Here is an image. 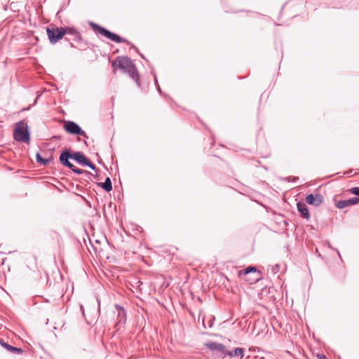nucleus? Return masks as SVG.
Instances as JSON below:
<instances>
[{"mask_svg": "<svg viewBox=\"0 0 359 359\" xmlns=\"http://www.w3.org/2000/svg\"><path fill=\"white\" fill-rule=\"evenodd\" d=\"M46 32L50 42L52 44L56 43L65 35V27H47Z\"/></svg>", "mask_w": 359, "mask_h": 359, "instance_id": "obj_5", "label": "nucleus"}, {"mask_svg": "<svg viewBox=\"0 0 359 359\" xmlns=\"http://www.w3.org/2000/svg\"><path fill=\"white\" fill-rule=\"evenodd\" d=\"M112 66H116L118 69H121L124 73L133 79L137 83L138 87H140L141 83L140 80L139 74L135 65L128 57H118L112 63Z\"/></svg>", "mask_w": 359, "mask_h": 359, "instance_id": "obj_2", "label": "nucleus"}, {"mask_svg": "<svg viewBox=\"0 0 359 359\" xmlns=\"http://www.w3.org/2000/svg\"><path fill=\"white\" fill-rule=\"evenodd\" d=\"M13 138L20 142L29 143L30 140L29 132L27 123L22 120L15 124L13 130Z\"/></svg>", "mask_w": 359, "mask_h": 359, "instance_id": "obj_3", "label": "nucleus"}, {"mask_svg": "<svg viewBox=\"0 0 359 359\" xmlns=\"http://www.w3.org/2000/svg\"><path fill=\"white\" fill-rule=\"evenodd\" d=\"M91 27L97 34L102 35L106 38L111 39L113 41H115L116 43H126L128 44L129 43V42L126 39L121 38L118 35L108 31L105 28L97 24L91 23Z\"/></svg>", "mask_w": 359, "mask_h": 359, "instance_id": "obj_4", "label": "nucleus"}, {"mask_svg": "<svg viewBox=\"0 0 359 359\" xmlns=\"http://www.w3.org/2000/svg\"><path fill=\"white\" fill-rule=\"evenodd\" d=\"M69 158L74 159L79 164L81 165H86L92 170H95L96 168L95 165L88 158H86L83 153L78 151L70 154L68 150L64 151L60 156V161L61 164L70 168L72 172L76 174H82L85 171L76 168L72 163L69 161Z\"/></svg>", "mask_w": 359, "mask_h": 359, "instance_id": "obj_1", "label": "nucleus"}, {"mask_svg": "<svg viewBox=\"0 0 359 359\" xmlns=\"http://www.w3.org/2000/svg\"><path fill=\"white\" fill-rule=\"evenodd\" d=\"M244 353V350L242 348H236L233 351H228L226 353V355H229L231 357H240L243 358Z\"/></svg>", "mask_w": 359, "mask_h": 359, "instance_id": "obj_15", "label": "nucleus"}, {"mask_svg": "<svg viewBox=\"0 0 359 359\" xmlns=\"http://www.w3.org/2000/svg\"><path fill=\"white\" fill-rule=\"evenodd\" d=\"M5 259H6V258H2V262H1V264H4Z\"/></svg>", "mask_w": 359, "mask_h": 359, "instance_id": "obj_25", "label": "nucleus"}, {"mask_svg": "<svg viewBox=\"0 0 359 359\" xmlns=\"http://www.w3.org/2000/svg\"><path fill=\"white\" fill-rule=\"evenodd\" d=\"M298 211L300 212L301 216L306 219L310 218L309 211L306 205L303 202H298L297 204Z\"/></svg>", "mask_w": 359, "mask_h": 359, "instance_id": "obj_11", "label": "nucleus"}, {"mask_svg": "<svg viewBox=\"0 0 359 359\" xmlns=\"http://www.w3.org/2000/svg\"><path fill=\"white\" fill-rule=\"evenodd\" d=\"M36 161H37V163H39L43 165H46L50 162L49 159L43 158L39 153L36 154Z\"/></svg>", "mask_w": 359, "mask_h": 359, "instance_id": "obj_17", "label": "nucleus"}, {"mask_svg": "<svg viewBox=\"0 0 359 359\" xmlns=\"http://www.w3.org/2000/svg\"><path fill=\"white\" fill-rule=\"evenodd\" d=\"M99 186L108 192L112 190L111 182L109 177H107L105 182L100 183Z\"/></svg>", "mask_w": 359, "mask_h": 359, "instance_id": "obj_16", "label": "nucleus"}, {"mask_svg": "<svg viewBox=\"0 0 359 359\" xmlns=\"http://www.w3.org/2000/svg\"><path fill=\"white\" fill-rule=\"evenodd\" d=\"M250 354H248V358H250L251 357H253L254 358H256V356L252 355V353L254 351H252L250 348L248 350Z\"/></svg>", "mask_w": 359, "mask_h": 359, "instance_id": "obj_23", "label": "nucleus"}, {"mask_svg": "<svg viewBox=\"0 0 359 359\" xmlns=\"http://www.w3.org/2000/svg\"><path fill=\"white\" fill-rule=\"evenodd\" d=\"M65 34L70 35L74 41H80L81 36L79 32L74 27H65Z\"/></svg>", "mask_w": 359, "mask_h": 359, "instance_id": "obj_10", "label": "nucleus"}, {"mask_svg": "<svg viewBox=\"0 0 359 359\" xmlns=\"http://www.w3.org/2000/svg\"><path fill=\"white\" fill-rule=\"evenodd\" d=\"M306 202L314 206H319L323 202V197L320 194H309L306 198Z\"/></svg>", "mask_w": 359, "mask_h": 359, "instance_id": "obj_8", "label": "nucleus"}, {"mask_svg": "<svg viewBox=\"0 0 359 359\" xmlns=\"http://www.w3.org/2000/svg\"><path fill=\"white\" fill-rule=\"evenodd\" d=\"M65 130L69 134L79 135L84 137H88L85 131L80 126L73 121H66L64 125Z\"/></svg>", "mask_w": 359, "mask_h": 359, "instance_id": "obj_6", "label": "nucleus"}, {"mask_svg": "<svg viewBox=\"0 0 359 359\" xmlns=\"http://www.w3.org/2000/svg\"><path fill=\"white\" fill-rule=\"evenodd\" d=\"M70 46H71L72 47H74V45H73V43H70Z\"/></svg>", "mask_w": 359, "mask_h": 359, "instance_id": "obj_26", "label": "nucleus"}, {"mask_svg": "<svg viewBox=\"0 0 359 359\" xmlns=\"http://www.w3.org/2000/svg\"><path fill=\"white\" fill-rule=\"evenodd\" d=\"M0 344L8 351H9L13 354L20 355V354L22 353V352H23L22 348L13 347L11 345L4 342L2 339H0Z\"/></svg>", "mask_w": 359, "mask_h": 359, "instance_id": "obj_12", "label": "nucleus"}, {"mask_svg": "<svg viewBox=\"0 0 359 359\" xmlns=\"http://www.w3.org/2000/svg\"><path fill=\"white\" fill-rule=\"evenodd\" d=\"M280 267L281 266L280 264H275L274 266H272V269H271L272 273L273 274L278 273L280 270Z\"/></svg>", "mask_w": 359, "mask_h": 359, "instance_id": "obj_19", "label": "nucleus"}, {"mask_svg": "<svg viewBox=\"0 0 359 359\" xmlns=\"http://www.w3.org/2000/svg\"><path fill=\"white\" fill-rule=\"evenodd\" d=\"M318 359H327V358L324 354H318Z\"/></svg>", "mask_w": 359, "mask_h": 359, "instance_id": "obj_24", "label": "nucleus"}, {"mask_svg": "<svg viewBox=\"0 0 359 359\" xmlns=\"http://www.w3.org/2000/svg\"><path fill=\"white\" fill-rule=\"evenodd\" d=\"M350 205L348 200L339 201L336 203V206L339 209H343Z\"/></svg>", "mask_w": 359, "mask_h": 359, "instance_id": "obj_18", "label": "nucleus"}, {"mask_svg": "<svg viewBox=\"0 0 359 359\" xmlns=\"http://www.w3.org/2000/svg\"><path fill=\"white\" fill-rule=\"evenodd\" d=\"M348 203H349L350 205H355V204L358 203L359 198L353 197L352 198L348 199Z\"/></svg>", "mask_w": 359, "mask_h": 359, "instance_id": "obj_20", "label": "nucleus"}, {"mask_svg": "<svg viewBox=\"0 0 359 359\" xmlns=\"http://www.w3.org/2000/svg\"><path fill=\"white\" fill-rule=\"evenodd\" d=\"M215 317L212 315H203L202 317V323L205 328H211L213 326Z\"/></svg>", "mask_w": 359, "mask_h": 359, "instance_id": "obj_13", "label": "nucleus"}, {"mask_svg": "<svg viewBox=\"0 0 359 359\" xmlns=\"http://www.w3.org/2000/svg\"><path fill=\"white\" fill-rule=\"evenodd\" d=\"M247 274V269H242L239 271V275H246Z\"/></svg>", "mask_w": 359, "mask_h": 359, "instance_id": "obj_22", "label": "nucleus"}, {"mask_svg": "<svg viewBox=\"0 0 359 359\" xmlns=\"http://www.w3.org/2000/svg\"><path fill=\"white\" fill-rule=\"evenodd\" d=\"M263 278L261 271L254 266H248V284H255Z\"/></svg>", "mask_w": 359, "mask_h": 359, "instance_id": "obj_7", "label": "nucleus"}, {"mask_svg": "<svg viewBox=\"0 0 359 359\" xmlns=\"http://www.w3.org/2000/svg\"><path fill=\"white\" fill-rule=\"evenodd\" d=\"M350 193L356 196H359V187H353L349 190Z\"/></svg>", "mask_w": 359, "mask_h": 359, "instance_id": "obj_21", "label": "nucleus"}, {"mask_svg": "<svg viewBox=\"0 0 359 359\" xmlns=\"http://www.w3.org/2000/svg\"><path fill=\"white\" fill-rule=\"evenodd\" d=\"M115 308L118 311V324L123 323L124 324L126 320V313L125 310L123 307L121 306L116 304Z\"/></svg>", "mask_w": 359, "mask_h": 359, "instance_id": "obj_14", "label": "nucleus"}, {"mask_svg": "<svg viewBox=\"0 0 359 359\" xmlns=\"http://www.w3.org/2000/svg\"><path fill=\"white\" fill-rule=\"evenodd\" d=\"M205 346L211 351H217L224 355H226V353H227L226 347L219 343L209 341L205 344Z\"/></svg>", "mask_w": 359, "mask_h": 359, "instance_id": "obj_9", "label": "nucleus"}]
</instances>
